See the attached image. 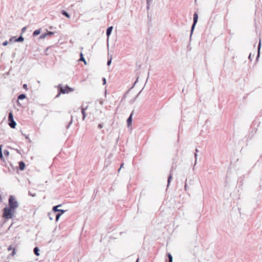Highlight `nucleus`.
I'll list each match as a JSON object with an SVG mask.
<instances>
[{
    "label": "nucleus",
    "instance_id": "nucleus-35",
    "mask_svg": "<svg viewBox=\"0 0 262 262\" xmlns=\"http://www.w3.org/2000/svg\"><path fill=\"white\" fill-rule=\"evenodd\" d=\"M23 87H24L25 89H26V88H27V84H24Z\"/></svg>",
    "mask_w": 262,
    "mask_h": 262
},
{
    "label": "nucleus",
    "instance_id": "nucleus-27",
    "mask_svg": "<svg viewBox=\"0 0 262 262\" xmlns=\"http://www.w3.org/2000/svg\"><path fill=\"white\" fill-rule=\"evenodd\" d=\"M47 34H48V35H53V32H48Z\"/></svg>",
    "mask_w": 262,
    "mask_h": 262
},
{
    "label": "nucleus",
    "instance_id": "nucleus-29",
    "mask_svg": "<svg viewBox=\"0 0 262 262\" xmlns=\"http://www.w3.org/2000/svg\"><path fill=\"white\" fill-rule=\"evenodd\" d=\"M29 194L33 197H34L36 195L35 194L31 193V192L29 193Z\"/></svg>",
    "mask_w": 262,
    "mask_h": 262
},
{
    "label": "nucleus",
    "instance_id": "nucleus-25",
    "mask_svg": "<svg viewBox=\"0 0 262 262\" xmlns=\"http://www.w3.org/2000/svg\"><path fill=\"white\" fill-rule=\"evenodd\" d=\"M3 45L4 46H6V45H8V41H6L4 42H3Z\"/></svg>",
    "mask_w": 262,
    "mask_h": 262
},
{
    "label": "nucleus",
    "instance_id": "nucleus-36",
    "mask_svg": "<svg viewBox=\"0 0 262 262\" xmlns=\"http://www.w3.org/2000/svg\"><path fill=\"white\" fill-rule=\"evenodd\" d=\"M149 0H147V5H148V4H149Z\"/></svg>",
    "mask_w": 262,
    "mask_h": 262
},
{
    "label": "nucleus",
    "instance_id": "nucleus-34",
    "mask_svg": "<svg viewBox=\"0 0 262 262\" xmlns=\"http://www.w3.org/2000/svg\"><path fill=\"white\" fill-rule=\"evenodd\" d=\"M251 54H250L249 55V57H248V58H249V59H251Z\"/></svg>",
    "mask_w": 262,
    "mask_h": 262
},
{
    "label": "nucleus",
    "instance_id": "nucleus-12",
    "mask_svg": "<svg viewBox=\"0 0 262 262\" xmlns=\"http://www.w3.org/2000/svg\"><path fill=\"white\" fill-rule=\"evenodd\" d=\"M260 47H261V40H260V39H259V43H258V55H257V57H258L259 56V52H260Z\"/></svg>",
    "mask_w": 262,
    "mask_h": 262
},
{
    "label": "nucleus",
    "instance_id": "nucleus-7",
    "mask_svg": "<svg viewBox=\"0 0 262 262\" xmlns=\"http://www.w3.org/2000/svg\"><path fill=\"white\" fill-rule=\"evenodd\" d=\"M112 30H113V27H108L107 29V30H106V35L107 36V37L108 38V36L110 35V34H111L112 33Z\"/></svg>",
    "mask_w": 262,
    "mask_h": 262
},
{
    "label": "nucleus",
    "instance_id": "nucleus-23",
    "mask_svg": "<svg viewBox=\"0 0 262 262\" xmlns=\"http://www.w3.org/2000/svg\"><path fill=\"white\" fill-rule=\"evenodd\" d=\"M111 62H112V57L110 58V60H108L107 64L108 66H110L111 64Z\"/></svg>",
    "mask_w": 262,
    "mask_h": 262
},
{
    "label": "nucleus",
    "instance_id": "nucleus-16",
    "mask_svg": "<svg viewBox=\"0 0 262 262\" xmlns=\"http://www.w3.org/2000/svg\"><path fill=\"white\" fill-rule=\"evenodd\" d=\"M172 179V176L171 175H170L168 178V182H167V186H168V185H169L170 183V181H171V180Z\"/></svg>",
    "mask_w": 262,
    "mask_h": 262
},
{
    "label": "nucleus",
    "instance_id": "nucleus-20",
    "mask_svg": "<svg viewBox=\"0 0 262 262\" xmlns=\"http://www.w3.org/2000/svg\"><path fill=\"white\" fill-rule=\"evenodd\" d=\"M168 257L169 258V261L172 260V256L170 253L168 254Z\"/></svg>",
    "mask_w": 262,
    "mask_h": 262
},
{
    "label": "nucleus",
    "instance_id": "nucleus-39",
    "mask_svg": "<svg viewBox=\"0 0 262 262\" xmlns=\"http://www.w3.org/2000/svg\"><path fill=\"white\" fill-rule=\"evenodd\" d=\"M169 262H172V260H171V261H169Z\"/></svg>",
    "mask_w": 262,
    "mask_h": 262
},
{
    "label": "nucleus",
    "instance_id": "nucleus-5",
    "mask_svg": "<svg viewBox=\"0 0 262 262\" xmlns=\"http://www.w3.org/2000/svg\"><path fill=\"white\" fill-rule=\"evenodd\" d=\"M60 205H57L56 206H54L53 208V210L55 212H60V214H63L64 212H65V210H62V209H58V208L60 207Z\"/></svg>",
    "mask_w": 262,
    "mask_h": 262
},
{
    "label": "nucleus",
    "instance_id": "nucleus-26",
    "mask_svg": "<svg viewBox=\"0 0 262 262\" xmlns=\"http://www.w3.org/2000/svg\"><path fill=\"white\" fill-rule=\"evenodd\" d=\"M194 156H195V164L196 162L198 155L196 154H195Z\"/></svg>",
    "mask_w": 262,
    "mask_h": 262
},
{
    "label": "nucleus",
    "instance_id": "nucleus-13",
    "mask_svg": "<svg viewBox=\"0 0 262 262\" xmlns=\"http://www.w3.org/2000/svg\"><path fill=\"white\" fill-rule=\"evenodd\" d=\"M40 33V31L39 30H36L35 31H34L33 32V35L34 36H37L38 35H39Z\"/></svg>",
    "mask_w": 262,
    "mask_h": 262
},
{
    "label": "nucleus",
    "instance_id": "nucleus-17",
    "mask_svg": "<svg viewBox=\"0 0 262 262\" xmlns=\"http://www.w3.org/2000/svg\"><path fill=\"white\" fill-rule=\"evenodd\" d=\"M61 214H60V213H58V214H56V221H57L59 220V219L60 218V217Z\"/></svg>",
    "mask_w": 262,
    "mask_h": 262
},
{
    "label": "nucleus",
    "instance_id": "nucleus-24",
    "mask_svg": "<svg viewBox=\"0 0 262 262\" xmlns=\"http://www.w3.org/2000/svg\"><path fill=\"white\" fill-rule=\"evenodd\" d=\"M103 84L105 85L106 84V79L105 78H103Z\"/></svg>",
    "mask_w": 262,
    "mask_h": 262
},
{
    "label": "nucleus",
    "instance_id": "nucleus-37",
    "mask_svg": "<svg viewBox=\"0 0 262 262\" xmlns=\"http://www.w3.org/2000/svg\"><path fill=\"white\" fill-rule=\"evenodd\" d=\"M25 29H26V28H24L23 29V31H25Z\"/></svg>",
    "mask_w": 262,
    "mask_h": 262
},
{
    "label": "nucleus",
    "instance_id": "nucleus-38",
    "mask_svg": "<svg viewBox=\"0 0 262 262\" xmlns=\"http://www.w3.org/2000/svg\"><path fill=\"white\" fill-rule=\"evenodd\" d=\"M138 261H139V259H137L136 262H138Z\"/></svg>",
    "mask_w": 262,
    "mask_h": 262
},
{
    "label": "nucleus",
    "instance_id": "nucleus-22",
    "mask_svg": "<svg viewBox=\"0 0 262 262\" xmlns=\"http://www.w3.org/2000/svg\"><path fill=\"white\" fill-rule=\"evenodd\" d=\"M47 36H48V34H42L40 36V38H45Z\"/></svg>",
    "mask_w": 262,
    "mask_h": 262
},
{
    "label": "nucleus",
    "instance_id": "nucleus-1",
    "mask_svg": "<svg viewBox=\"0 0 262 262\" xmlns=\"http://www.w3.org/2000/svg\"><path fill=\"white\" fill-rule=\"evenodd\" d=\"M16 207V202L15 201L14 197L11 196L9 199V207H6L3 211V217L6 219H11L14 212L15 208Z\"/></svg>",
    "mask_w": 262,
    "mask_h": 262
},
{
    "label": "nucleus",
    "instance_id": "nucleus-11",
    "mask_svg": "<svg viewBox=\"0 0 262 262\" xmlns=\"http://www.w3.org/2000/svg\"><path fill=\"white\" fill-rule=\"evenodd\" d=\"M39 251V249H38V248L35 247L34 249V252L35 254V255L37 256H39L40 255Z\"/></svg>",
    "mask_w": 262,
    "mask_h": 262
},
{
    "label": "nucleus",
    "instance_id": "nucleus-21",
    "mask_svg": "<svg viewBox=\"0 0 262 262\" xmlns=\"http://www.w3.org/2000/svg\"><path fill=\"white\" fill-rule=\"evenodd\" d=\"M12 41H14V42L16 41V38L15 37H13L12 38H11L10 39V42H12Z\"/></svg>",
    "mask_w": 262,
    "mask_h": 262
},
{
    "label": "nucleus",
    "instance_id": "nucleus-18",
    "mask_svg": "<svg viewBox=\"0 0 262 262\" xmlns=\"http://www.w3.org/2000/svg\"><path fill=\"white\" fill-rule=\"evenodd\" d=\"M24 40V38L20 36L18 38H17V42L18 41H23Z\"/></svg>",
    "mask_w": 262,
    "mask_h": 262
},
{
    "label": "nucleus",
    "instance_id": "nucleus-3",
    "mask_svg": "<svg viewBox=\"0 0 262 262\" xmlns=\"http://www.w3.org/2000/svg\"><path fill=\"white\" fill-rule=\"evenodd\" d=\"M198 15L196 13H195L193 15V23L191 27V35L192 34V32L195 28V25L198 21Z\"/></svg>",
    "mask_w": 262,
    "mask_h": 262
},
{
    "label": "nucleus",
    "instance_id": "nucleus-30",
    "mask_svg": "<svg viewBox=\"0 0 262 262\" xmlns=\"http://www.w3.org/2000/svg\"><path fill=\"white\" fill-rule=\"evenodd\" d=\"M73 120L72 119H71L70 122L69 123V124L68 126V128L69 127V126L72 123Z\"/></svg>",
    "mask_w": 262,
    "mask_h": 262
},
{
    "label": "nucleus",
    "instance_id": "nucleus-31",
    "mask_svg": "<svg viewBox=\"0 0 262 262\" xmlns=\"http://www.w3.org/2000/svg\"><path fill=\"white\" fill-rule=\"evenodd\" d=\"M184 188H185V190H187V185L186 184H185V186H184Z\"/></svg>",
    "mask_w": 262,
    "mask_h": 262
},
{
    "label": "nucleus",
    "instance_id": "nucleus-32",
    "mask_svg": "<svg viewBox=\"0 0 262 262\" xmlns=\"http://www.w3.org/2000/svg\"><path fill=\"white\" fill-rule=\"evenodd\" d=\"M123 165H124V164H123V163L121 164V166H120V168L119 169V171H120V169H121V168L122 167H123Z\"/></svg>",
    "mask_w": 262,
    "mask_h": 262
},
{
    "label": "nucleus",
    "instance_id": "nucleus-9",
    "mask_svg": "<svg viewBox=\"0 0 262 262\" xmlns=\"http://www.w3.org/2000/svg\"><path fill=\"white\" fill-rule=\"evenodd\" d=\"M19 169L21 170H24L25 167V164L23 162H20L19 163Z\"/></svg>",
    "mask_w": 262,
    "mask_h": 262
},
{
    "label": "nucleus",
    "instance_id": "nucleus-33",
    "mask_svg": "<svg viewBox=\"0 0 262 262\" xmlns=\"http://www.w3.org/2000/svg\"><path fill=\"white\" fill-rule=\"evenodd\" d=\"M138 80V78L137 79V80H136V81L135 82L134 85H135L137 83V82Z\"/></svg>",
    "mask_w": 262,
    "mask_h": 262
},
{
    "label": "nucleus",
    "instance_id": "nucleus-19",
    "mask_svg": "<svg viewBox=\"0 0 262 262\" xmlns=\"http://www.w3.org/2000/svg\"><path fill=\"white\" fill-rule=\"evenodd\" d=\"M2 146V145H0V159H2L3 158Z\"/></svg>",
    "mask_w": 262,
    "mask_h": 262
},
{
    "label": "nucleus",
    "instance_id": "nucleus-10",
    "mask_svg": "<svg viewBox=\"0 0 262 262\" xmlns=\"http://www.w3.org/2000/svg\"><path fill=\"white\" fill-rule=\"evenodd\" d=\"M79 60L83 61L85 64H87L86 60H85L84 58L83 57V54L82 52L80 53V58Z\"/></svg>",
    "mask_w": 262,
    "mask_h": 262
},
{
    "label": "nucleus",
    "instance_id": "nucleus-6",
    "mask_svg": "<svg viewBox=\"0 0 262 262\" xmlns=\"http://www.w3.org/2000/svg\"><path fill=\"white\" fill-rule=\"evenodd\" d=\"M88 106L85 107V108H82L81 110V113L82 114V119L84 120L86 117V113H85V110L87 109Z\"/></svg>",
    "mask_w": 262,
    "mask_h": 262
},
{
    "label": "nucleus",
    "instance_id": "nucleus-15",
    "mask_svg": "<svg viewBox=\"0 0 262 262\" xmlns=\"http://www.w3.org/2000/svg\"><path fill=\"white\" fill-rule=\"evenodd\" d=\"M62 13L63 15H65L68 18L70 17V15H69V14L67 12H66L65 11H63Z\"/></svg>",
    "mask_w": 262,
    "mask_h": 262
},
{
    "label": "nucleus",
    "instance_id": "nucleus-28",
    "mask_svg": "<svg viewBox=\"0 0 262 262\" xmlns=\"http://www.w3.org/2000/svg\"><path fill=\"white\" fill-rule=\"evenodd\" d=\"M98 127H99V128H102L103 127V125H102V124H99L98 125Z\"/></svg>",
    "mask_w": 262,
    "mask_h": 262
},
{
    "label": "nucleus",
    "instance_id": "nucleus-4",
    "mask_svg": "<svg viewBox=\"0 0 262 262\" xmlns=\"http://www.w3.org/2000/svg\"><path fill=\"white\" fill-rule=\"evenodd\" d=\"M60 92L63 94L68 93L69 92H72L73 91L71 88H69L68 86H66L64 88L60 87Z\"/></svg>",
    "mask_w": 262,
    "mask_h": 262
},
{
    "label": "nucleus",
    "instance_id": "nucleus-14",
    "mask_svg": "<svg viewBox=\"0 0 262 262\" xmlns=\"http://www.w3.org/2000/svg\"><path fill=\"white\" fill-rule=\"evenodd\" d=\"M26 97V95L25 94H21L18 97V99H23Z\"/></svg>",
    "mask_w": 262,
    "mask_h": 262
},
{
    "label": "nucleus",
    "instance_id": "nucleus-8",
    "mask_svg": "<svg viewBox=\"0 0 262 262\" xmlns=\"http://www.w3.org/2000/svg\"><path fill=\"white\" fill-rule=\"evenodd\" d=\"M132 122V114H130V116L127 120V123L128 126H129L131 124Z\"/></svg>",
    "mask_w": 262,
    "mask_h": 262
},
{
    "label": "nucleus",
    "instance_id": "nucleus-2",
    "mask_svg": "<svg viewBox=\"0 0 262 262\" xmlns=\"http://www.w3.org/2000/svg\"><path fill=\"white\" fill-rule=\"evenodd\" d=\"M9 121L10 122L9 123V125L12 128H15L16 123L15 121L13 120V115L12 113H9Z\"/></svg>",
    "mask_w": 262,
    "mask_h": 262
}]
</instances>
